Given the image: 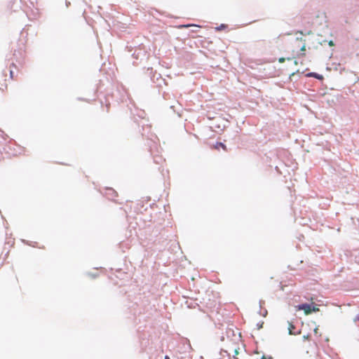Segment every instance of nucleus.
Here are the masks:
<instances>
[{
    "mask_svg": "<svg viewBox=\"0 0 359 359\" xmlns=\"http://www.w3.org/2000/svg\"><path fill=\"white\" fill-rule=\"evenodd\" d=\"M293 46L297 48H299L300 51L302 52L299 55L305 56V50H306V43L305 40L302 39V37L299 38L297 37L296 39L293 42Z\"/></svg>",
    "mask_w": 359,
    "mask_h": 359,
    "instance_id": "1",
    "label": "nucleus"
},
{
    "mask_svg": "<svg viewBox=\"0 0 359 359\" xmlns=\"http://www.w3.org/2000/svg\"><path fill=\"white\" fill-rule=\"evenodd\" d=\"M299 309L303 310L304 311L305 314H306V315L310 314L312 311H318V309H316L315 307H313L312 309L311 305H309L308 304H304L299 305Z\"/></svg>",
    "mask_w": 359,
    "mask_h": 359,
    "instance_id": "2",
    "label": "nucleus"
},
{
    "mask_svg": "<svg viewBox=\"0 0 359 359\" xmlns=\"http://www.w3.org/2000/svg\"><path fill=\"white\" fill-rule=\"evenodd\" d=\"M212 148L217 150H219V148L223 149L224 151L227 150L226 146L222 142H217L215 144L212 146Z\"/></svg>",
    "mask_w": 359,
    "mask_h": 359,
    "instance_id": "3",
    "label": "nucleus"
},
{
    "mask_svg": "<svg viewBox=\"0 0 359 359\" xmlns=\"http://www.w3.org/2000/svg\"><path fill=\"white\" fill-rule=\"evenodd\" d=\"M309 76H313V77H314V78H316V79H319V80H322V79H323V76L322 75L318 74H317V73H314V72H313V73H310V74H309Z\"/></svg>",
    "mask_w": 359,
    "mask_h": 359,
    "instance_id": "4",
    "label": "nucleus"
},
{
    "mask_svg": "<svg viewBox=\"0 0 359 359\" xmlns=\"http://www.w3.org/2000/svg\"><path fill=\"white\" fill-rule=\"evenodd\" d=\"M107 191H108L109 193H107L106 194L111 195L112 196H117V193L113 189L108 188L107 189Z\"/></svg>",
    "mask_w": 359,
    "mask_h": 359,
    "instance_id": "5",
    "label": "nucleus"
},
{
    "mask_svg": "<svg viewBox=\"0 0 359 359\" xmlns=\"http://www.w3.org/2000/svg\"><path fill=\"white\" fill-rule=\"evenodd\" d=\"M7 88H8V86L6 82H4L3 83H0V91L4 92L5 90H7Z\"/></svg>",
    "mask_w": 359,
    "mask_h": 359,
    "instance_id": "6",
    "label": "nucleus"
},
{
    "mask_svg": "<svg viewBox=\"0 0 359 359\" xmlns=\"http://www.w3.org/2000/svg\"><path fill=\"white\" fill-rule=\"evenodd\" d=\"M294 328H295V327L293 325H292V324L289 325L288 330H289V333L290 334H294V332H293V330H294Z\"/></svg>",
    "mask_w": 359,
    "mask_h": 359,
    "instance_id": "7",
    "label": "nucleus"
},
{
    "mask_svg": "<svg viewBox=\"0 0 359 359\" xmlns=\"http://www.w3.org/2000/svg\"><path fill=\"white\" fill-rule=\"evenodd\" d=\"M227 26L224 24H222L219 27H216V29L218 31H220L224 28H226Z\"/></svg>",
    "mask_w": 359,
    "mask_h": 359,
    "instance_id": "8",
    "label": "nucleus"
},
{
    "mask_svg": "<svg viewBox=\"0 0 359 359\" xmlns=\"http://www.w3.org/2000/svg\"><path fill=\"white\" fill-rule=\"evenodd\" d=\"M285 60H286V59H285V57H280V58L278 59V62H279L280 63H283V62H284L285 61Z\"/></svg>",
    "mask_w": 359,
    "mask_h": 359,
    "instance_id": "9",
    "label": "nucleus"
},
{
    "mask_svg": "<svg viewBox=\"0 0 359 359\" xmlns=\"http://www.w3.org/2000/svg\"><path fill=\"white\" fill-rule=\"evenodd\" d=\"M10 77L11 79H13V72L12 69H10Z\"/></svg>",
    "mask_w": 359,
    "mask_h": 359,
    "instance_id": "10",
    "label": "nucleus"
},
{
    "mask_svg": "<svg viewBox=\"0 0 359 359\" xmlns=\"http://www.w3.org/2000/svg\"><path fill=\"white\" fill-rule=\"evenodd\" d=\"M329 45H330V46H334V43H333V41H330L329 42Z\"/></svg>",
    "mask_w": 359,
    "mask_h": 359,
    "instance_id": "11",
    "label": "nucleus"
},
{
    "mask_svg": "<svg viewBox=\"0 0 359 359\" xmlns=\"http://www.w3.org/2000/svg\"><path fill=\"white\" fill-rule=\"evenodd\" d=\"M355 320H359V314L355 317Z\"/></svg>",
    "mask_w": 359,
    "mask_h": 359,
    "instance_id": "12",
    "label": "nucleus"
},
{
    "mask_svg": "<svg viewBox=\"0 0 359 359\" xmlns=\"http://www.w3.org/2000/svg\"><path fill=\"white\" fill-rule=\"evenodd\" d=\"M165 359H170V358H169V356L165 355Z\"/></svg>",
    "mask_w": 359,
    "mask_h": 359,
    "instance_id": "13",
    "label": "nucleus"
},
{
    "mask_svg": "<svg viewBox=\"0 0 359 359\" xmlns=\"http://www.w3.org/2000/svg\"><path fill=\"white\" fill-rule=\"evenodd\" d=\"M287 60H292V58H290V57H287Z\"/></svg>",
    "mask_w": 359,
    "mask_h": 359,
    "instance_id": "14",
    "label": "nucleus"
}]
</instances>
